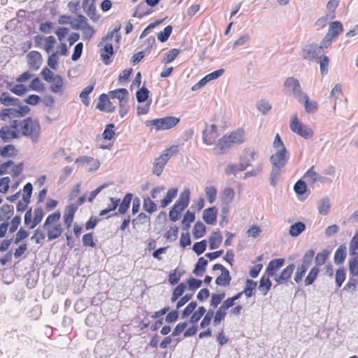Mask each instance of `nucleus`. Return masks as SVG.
<instances>
[{"mask_svg":"<svg viewBox=\"0 0 358 358\" xmlns=\"http://www.w3.org/2000/svg\"><path fill=\"white\" fill-rule=\"evenodd\" d=\"M306 229V224L302 222H296L290 226L289 234L292 237L299 236Z\"/></svg>","mask_w":358,"mask_h":358,"instance_id":"2f4dec72","label":"nucleus"},{"mask_svg":"<svg viewBox=\"0 0 358 358\" xmlns=\"http://www.w3.org/2000/svg\"><path fill=\"white\" fill-rule=\"evenodd\" d=\"M307 189L306 182L300 179L294 185V190L298 195H303Z\"/></svg>","mask_w":358,"mask_h":358,"instance_id":"052dcab7","label":"nucleus"},{"mask_svg":"<svg viewBox=\"0 0 358 358\" xmlns=\"http://www.w3.org/2000/svg\"><path fill=\"white\" fill-rule=\"evenodd\" d=\"M178 194V188L173 187L168 190L166 196L161 201V207L166 208L169 206L173 199H175Z\"/></svg>","mask_w":358,"mask_h":358,"instance_id":"7c9ffc66","label":"nucleus"},{"mask_svg":"<svg viewBox=\"0 0 358 358\" xmlns=\"http://www.w3.org/2000/svg\"><path fill=\"white\" fill-rule=\"evenodd\" d=\"M218 136L217 127L215 124H211L209 131L204 130L202 134L203 142L208 145H211L215 142Z\"/></svg>","mask_w":358,"mask_h":358,"instance_id":"f8f14e48","label":"nucleus"},{"mask_svg":"<svg viewBox=\"0 0 358 358\" xmlns=\"http://www.w3.org/2000/svg\"><path fill=\"white\" fill-rule=\"evenodd\" d=\"M80 30L82 31V38L84 41H90L95 34V29L93 27L87 24H85Z\"/></svg>","mask_w":358,"mask_h":358,"instance_id":"4c0bfd02","label":"nucleus"},{"mask_svg":"<svg viewBox=\"0 0 358 358\" xmlns=\"http://www.w3.org/2000/svg\"><path fill=\"white\" fill-rule=\"evenodd\" d=\"M222 241V236L220 231H215L209 238V248L215 250L217 248Z\"/></svg>","mask_w":358,"mask_h":358,"instance_id":"c756f323","label":"nucleus"},{"mask_svg":"<svg viewBox=\"0 0 358 358\" xmlns=\"http://www.w3.org/2000/svg\"><path fill=\"white\" fill-rule=\"evenodd\" d=\"M231 280V277L229 271V270H226L222 272L221 275L216 278L215 283L218 286L227 287L229 285Z\"/></svg>","mask_w":358,"mask_h":358,"instance_id":"c85d7f7f","label":"nucleus"},{"mask_svg":"<svg viewBox=\"0 0 358 358\" xmlns=\"http://www.w3.org/2000/svg\"><path fill=\"white\" fill-rule=\"evenodd\" d=\"M301 101L299 102L303 104L306 112L308 113H314L317 111L318 108L317 103L315 101H310L306 94L301 97Z\"/></svg>","mask_w":358,"mask_h":358,"instance_id":"412c9836","label":"nucleus"},{"mask_svg":"<svg viewBox=\"0 0 358 358\" xmlns=\"http://www.w3.org/2000/svg\"><path fill=\"white\" fill-rule=\"evenodd\" d=\"M110 96L112 99H117L120 103L128 99L129 92L125 88H119L110 92Z\"/></svg>","mask_w":358,"mask_h":358,"instance_id":"bb28decb","label":"nucleus"},{"mask_svg":"<svg viewBox=\"0 0 358 358\" xmlns=\"http://www.w3.org/2000/svg\"><path fill=\"white\" fill-rule=\"evenodd\" d=\"M52 84L50 86V90L52 93H58L62 94L63 93V86H64V79L59 75H56L55 78L52 80Z\"/></svg>","mask_w":358,"mask_h":358,"instance_id":"5701e85b","label":"nucleus"},{"mask_svg":"<svg viewBox=\"0 0 358 358\" xmlns=\"http://www.w3.org/2000/svg\"><path fill=\"white\" fill-rule=\"evenodd\" d=\"M29 69L34 71L38 70L42 64L43 57L38 51H31L27 55Z\"/></svg>","mask_w":358,"mask_h":358,"instance_id":"1a4fd4ad","label":"nucleus"},{"mask_svg":"<svg viewBox=\"0 0 358 358\" xmlns=\"http://www.w3.org/2000/svg\"><path fill=\"white\" fill-rule=\"evenodd\" d=\"M285 92L287 94L292 95L298 101H301V97L305 94L302 92L299 81L293 77L287 78L284 82Z\"/></svg>","mask_w":358,"mask_h":358,"instance_id":"20e7f679","label":"nucleus"},{"mask_svg":"<svg viewBox=\"0 0 358 358\" xmlns=\"http://www.w3.org/2000/svg\"><path fill=\"white\" fill-rule=\"evenodd\" d=\"M206 227L200 221H197L193 228L192 234L196 239L203 237L206 234Z\"/></svg>","mask_w":358,"mask_h":358,"instance_id":"58836bf2","label":"nucleus"},{"mask_svg":"<svg viewBox=\"0 0 358 358\" xmlns=\"http://www.w3.org/2000/svg\"><path fill=\"white\" fill-rule=\"evenodd\" d=\"M285 264V259L283 258H278L271 260L266 268V274L268 277H275V275H276L275 272L281 268Z\"/></svg>","mask_w":358,"mask_h":358,"instance_id":"4468645a","label":"nucleus"},{"mask_svg":"<svg viewBox=\"0 0 358 358\" xmlns=\"http://www.w3.org/2000/svg\"><path fill=\"white\" fill-rule=\"evenodd\" d=\"M303 178L309 185H313L318 180H322L324 178L315 171L314 166H312L304 174Z\"/></svg>","mask_w":358,"mask_h":358,"instance_id":"aec40b11","label":"nucleus"},{"mask_svg":"<svg viewBox=\"0 0 358 358\" xmlns=\"http://www.w3.org/2000/svg\"><path fill=\"white\" fill-rule=\"evenodd\" d=\"M349 250L350 255H357V251L358 250V231L355 233L350 242Z\"/></svg>","mask_w":358,"mask_h":358,"instance_id":"774afa93","label":"nucleus"},{"mask_svg":"<svg viewBox=\"0 0 358 358\" xmlns=\"http://www.w3.org/2000/svg\"><path fill=\"white\" fill-rule=\"evenodd\" d=\"M205 192L208 202L210 203H213L217 197V189L215 187L213 186L206 187Z\"/></svg>","mask_w":358,"mask_h":358,"instance_id":"338daca9","label":"nucleus"},{"mask_svg":"<svg viewBox=\"0 0 358 358\" xmlns=\"http://www.w3.org/2000/svg\"><path fill=\"white\" fill-rule=\"evenodd\" d=\"M258 157L257 151L253 148H248L244 151V155L241 157V159L245 164H248V167L251 165L252 162H255Z\"/></svg>","mask_w":358,"mask_h":358,"instance_id":"393cba45","label":"nucleus"},{"mask_svg":"<svg viewBox=\"0 0 358 358\" xmlns=\"http://www.w3.org/2000/svg\"><path fill=\"white\" fill-rule=\"evenodd\" d=\"M257 282L251 279H247L245 281V287L243 290V292L245 294L246 297H251L253 294V291L257 287Z\"/></svg>","mask_w":358,"mask_h":358,"instance_id":"49530a36","label":"nucleus"},{"mask_svg":"<svg viewBox=\"0 0 358 358\" xmlns=\"http://www.w3.org/2000/svg\"><path fill=\"white\" fill-rule=\"evenodd\" d=\"M76 163H80L83 164V166L87 165V164H90V162L93 163V168L94 169H98L100 165V163L99 160L94 159L92 157H88V156H83L80 157L76 159Z\"/></svg>","mask_w":358,"mask_h":358,"instance_id":"79ce46f5","label":"nucleus"},{"mask_svg":"<svg viewBox=\"0 0 358 358\" xmlns=\"http://www.w3.org/2000/svg\"><path fill=\"white\" fill-rule=\"evenodd\" d=\"M143 208L148 213H152L157 210V207L156 203L150 197H146L143 200Z\"/></svg>","mask_w":358,"mask_h":358,"instance_id":"6e6d98bb","label":"nucleus"},{"mask_svg":"<svg viewBox=\"0 0 358 358\" xmlns=\"http://www.w3.org/2000/svg\"><path fill=\"white\" fill-rule=\"evenodd\" d=\"M195 220V214L193 212L187 210L182 220V229L187 230L190 227V223L193 222Z\"/></svg>","mask_w":358,"mask_h":358,"instance_id":"09e8293b","label":"nucleus"},{"mask_svg":"<svg viewBox=\"0 0 358 358\" xmlns=\"http://www.w3.org/2000/svg\"><path fill=\"white\" fill-rule=\"evenodd\" d=\"M227 315V310L223 309L222 307H219L217 311L214 312L213 315V325L217 326L220 324V322L224 320L225 316Z\"/></svg>","mask_w":358,"mask_h":358,"instance_id":"3c124183","label":"nucleus"},{"mask_svg":"<svg viewBox=\"0 0 358 358\" xmlns=\"http://www.w3.org/2000/svg\"><path fill=\"white\" fill-rule=\"evenodd\" d=\"M282 169V168L272 166L269 177V182L271 186H276L280 176Z\"/></svg>","mask_w":358,"mask_h":358,"instance_id":"c03bdc74","label":"nucleus"},{"mask_svg":"<svg viewBox=\"0 0 358 358\" xmlns=\"http://www.w3.org/2000/svg\"><path fill=\"white\" fill-rule=\"evenodd\" d=\"M0 102L4 106H18L20 101L15 97H13L8 92H2L0 95Z\"/></svg>","mask_w":358,"mask_h":358,"instance_id":"b1692460","label":"nucleus"},{"mask_svg":"<svg viewBox=\"0 0 358 358\" xmlns=\"http://www.w3.org/2000/svg\"><path fill=\"white\" fill-rule=\"evenodd\" d=\"M308 269V267L301 264H298L294 278V281L297 284H299L302 280Z\"/></svg>","mask_w":358,"mask_h":358,"instance_id":"8fccbe9b","label":"nucleus"},{"mask_svg":"<svg viewBox=\"0 0 358 358\" xmlns=\"http://www.w3.org/2000/svg\"><path fill=\"white\" fill-rule=\"evenodd\" d=\"M301 52L303 59L313 61L320 57L321 48H318L316 43H308L303 47Z\"/></svg>","mask_w":358,"mask_h":358,"instance_id":"423d86ee","label":"nucleus"},{"mask_svg":"<svg viewBox=\"0 0 358 358\" xmlns=\"http://www.w3.org/2000/svg\"><path fill=\"white\" fill-rule=\"evenodd\" d=\"M63 229L61 224H57L52 229L48 231V238L49 241L57 238L62 234Z\"/></svg>","mask_w":358,"mask_h":358,"instance_id":"864d4df0","label":"nucleus"},{"mask_svg":"<svg viewBox=\"0 0 358 358\" xmlns=\"http://www.w3.org/2000/svg\"><path fill=\"white\" fill-rule=\"evenodd\" d=\"M44 215L43 210L41 207H38L34 210V217L32 220L30 229H34L42 220Z\"/></svg>","mask_w":358,"mask_h":358,"instance_id":"de8ad7c7","label":"nucleus"},{"mask_svg":"<svg viewBox=\"0 0 358 358\" xmlns=\"http://www.w3.org/2000/svg\"><path fill=\"white\" fill-rule=\"evenodd\" d=\"M330 208V200L328 197H325L320 200L317 203L318 212L321 215H327Z\"/></svg>","mask_w":358,"mask_h":358,"instance_id":"ea45409f","label":"nucleus"},{"mask_svg":"<svg viewBox=\"0 0 358 358\" xmlns=\"http://www.w3.org/2000/svg\"><path fill=\"white\" fill-rule=\"evenodd\" d=\"M343 31V24L339 21H334L330 23L329 30L326 36L334 40Z\"/></svg>","mask_w":358,"mask_h":358,"instance_id":"6ab92c4d","label":"nucleus"},{"mask_svg":"<svg viewBox=\"0 0 358 358\" xmlns=\"http://www.w3.org/2000/svg\"><path fill=\"white\" fill-rule=\"evenodd\" d=\"M329 255L330 252L328 250H324L322 252H318L315 258L314 266H317V268H320V266L326 263Z\"/></svg>","mask_w":358,"mask_h":358,"instance_id":"72a5a7b5","label":"nucleus"},{"mask_svg":"<svg viewBox=\"0 0 358 358\" xmlns=\"http://www.w3.org/2000/svg\"><path fill=\"white\" fill-rule=\"evenodd\" d=\"M320 272V268L317 266H313L308 273V275L305 278L304 284L306 286L311 285L317 278V276Z\"/></svg>","mask_w":358,"mask_h":358,"instance_id":"a19ab883","label":"nucleus"},{"mask_svg":"<svg viewBox=\"0 0 358 358\" xmlns=\"http://www.w3.org/2000/svg\"><path fill=\"white\" fill-rule=\"evenodd\" d=\"M349 271L350 275L356 277L358 275V257H355L349 260Z\"/></svg>","mask_w":358,"mask_h":358,"instance_id":"e2e57ef3","label":"nucleus"},{"mask_svg":"<svg viewBox=\"0 0 358 358\" xmlns=\"http://www.w3.org/2000/svg\"><path fill=\"white\" fill-rule=\"evenodd\" d=\"M10 127L22 136L30 138L34 143L39 141L41 125L36 119L28 117L22 120H14L10 122Z\"/></svg>","mask_w":358,"mask_h":358,"instance_id":"f257e3e1","label":"nucleus"},{"mask_svg":"<svg viewBox=\"0 0 358 358\" xmlns=\"http://www.w3.org/2000/svg\"><path fill=\"white\" fill-rule=\"evenodd\" d=\"M227 138L231 141V144L241 143L243 142V131L242 130H236L231 132L229 135H227Z\"/></svg>","mask_w":358,"mask_h":358,"instance_id":"37998d69","label":"nucleus"},{"mask_svg":"<svg viewBox=\"0 0 358 358\" xmlns=\"http://www.w3.org/2000/svg\"><path fill=\"white\" fill-rule=\"evenodd\" d=\"M76 210V206L73 204L69 205L64 215V220L67 228H69L73 221V217Z\"/></svg>","mask_w":358,"mask_h":358,"instance_id":"4be33fe9","label":"nucleus"},{"mask_svg":"<svg viewBox=\"0 0 358 358\" xmlns=\"http://www.w3.org/2000/svg\"><path fill=\"white\" fill-rule=\"evenodd\" d=\"M208 261L203 257L199 258L196 264H195L193 273L196 276H202V273L205 271Z\"/></svg>","mask_w":358,"mask_h":358,"instance_id":"c9c22d12","label":"nucleus"},{"mask_svg":"<svg viewBox=\"0 0 358 358\" xmlns=\"http://www.w3.org/2000/svg\"><path fill=\"white\" fill-rule=\"evenodd\" d=\"M217 209L213 206L206 208L203 212V220L207 224L213 225L217 220Z\"/></svg>","mask_w":358,"mask_h":358,"instance_id":"dca6fc26","label":"nucleus"},{"mask_svg":"<svg viewBox=\"0 0 358 358\" xmlns=\"http://www.w3.org/2000/svg\"><path fill=\"white\" fill-rule=\"evenodd\" d=\"M3 215H0V220H8L14 213V207L12 205L3 204L0 208Z\"/></svg>","mask_w":358,"mask_h":358,"instance_id":"f704fd0d","label":"nucleus"},{"mask_svg":"<svg viewBox=\"0 0 358 358\" xmlns=\"http://www.w3.org/2000/svg\"><path fill=\"white\" fill-rule=\"evenodd\" d=\"M289 159V155L286 148L282 150H278L275 153L273 154L270 157V162L272 166L283 168Z\"/></svg>","mask_w":358,"mask_h":358,"instance_id":"0eeeda50","label":"nucleus"},{"mask_svg":"<svg viewBox=\"0 0 358 358\" xmlns=\"http://www.w3.org/2000/svg\"><path fill=\"white\" fill-rule=\"evenodd\" d=\"M149 90L145 87H142L136 93V99L138 103L145 102L149 96Z\"/></svg>","mask_w":358,"mask_h":358,"instance_id":"0e129e2a","label":"nucleus"},{"mask_svg":"<svg viewBox=\"0 0 358 358\" xmlns=\"http://www.w3.org/2000/svg\"><path fill=\"white\" fill-rule=\"evenodd\" d=\"M235 193L232 188H225L222 195V200L225 204L230 203L234 197Z\"/></svg>","mask_w":358,"mask_h":358,"instance_id":"13d9d810","label":"nucleus"},{"mask_svg":"<svg viewBox=\"0 0 358 358\" xmlns=\"http://www.w3.org/2000/svg\"><path fill=\"white\" fill-rule=\"evenodd\" d=\"M18 137V132L16 130H12L10 125L2 127L0 129V138L5 143L10 142L12 139Z\"/></svg>","mask_w":358,"mask_h":358,"instance_id":"2eb2a0df","label":"nucleus"},{"mask_svg":"<svg viewBox=\"0 0 358 358\" xmlns=\"http://www.w3.org/2000/svg\"><path fill=\"white\" fill-rule=\"evenodd\" d=\"M206 310L205 307H203V306L199 307V308L196 311L192 313V315L189 320V322L191 324L196 323L201 318V317L206 313Z\"/></svg>","mask_w":358,"mask_h":358,"instance_id":"bf43d9fd","label":"nucleus"},{"mask_svg":"<svg viewBox=\"0 0 358 358\" xmlns=\"http://www.w3.org/2000/svg\"><path fill=\"white\" fill-rule=\"evenodd\" d=\"M189 200L190 191L189 189H185L180 194L178 199L176 201L172 208L181 213L188 206Z\"/></svg>","mask_w":358,"mask_h":358,"instance_id":"6e6552de","label":"nucleus"},{"mask_svg":"<svg viewBox=\"0 0 358 358\" xmlns=\"http://www.w3.org/2000/svg\"><path fill=\"white\" fill-rule=\"evenodd\" d=\"M8 90L13 92V94L17 95V96H22L24 95L27 92V89L23 84H16L12 86L11 84L8 85Z\"/></svg>","mask_w":358,"mask_h":358,"instance_id":"603ef678","label":"nucleus"},{"mask_svg":"<svg viewBox=\"0 0 358 358\" xmlns=\"http://www.w3.org/2000/svg\"><path fill=\"white\" fill-rule=\"evenodd\" d=\"M346 257V247L341 245L335 251L334 261L336 265L343 264Z\"/></svg>","mask_w":358,"mask_h":358,"instance_id":"cd10ccee","label":"nucleus"},{"mask_svg":"<svg viewBox=\"0 0 358 358\" xmlns=\"http://www.w3.org/2000/svg\"><path fill=\"white\" fill-rule=\"evenodd\" d=\"M294 268V264H289L279 274L275 275L274 280L279 285L286 283L291 278Z\"/></svg>","mask_w":358,"mask_h":358,"instance_id":"9b49d317","label":"nucleus"},{"mask_svg":"<svg viewBox=\"0 0 358 358\" xmlns=\"http://www.w3.org/2000/svg\"><path fill=\"white\" fill-rule=\"evenodd\" d=\"M114 55L113 46L110 43H106L103 48L100 49V56L106 65L111 64V57Z\"/></svg>","mask_w":358,"mask_h":358,"instance_id":"ddd939ff","label":"nucleus"},{"mask_svg":"<svg viewBox=\"0 0 358 358\" xmlns=\"http://www.w3.org/2000/svg\"><path fill=\"white\" fill-rule=\"evenodd\" d=\"M180 119L173 116H167L162 118H157L145 122L146 127H151L156 131L168 130L174 127L178 122Z\"/></svg>","mask_w":358,"mask_h":358,"instance_id":"7ed1b4c3","label":"nucleus"},{"mask_svg":"<svg viewBox=\"0 0 358 358\" xmlns=\"http://www.w3.org/2000/svg\"><path fill=\"white\" fill-rule=\"evenodd\" d=\"M185 288L186 286L183 282L178 285L173 291L171 301L174 302L178 300L184 293Z\"/></svg>","mask_w":358,"mask_h":358,"instance_id":"4d7b16f0","label":"nucleus"},{"mask_svg":"<svg viewBox=\"0 0 358 358\" xmlns=\"http://www.w3.org/2000/svg\"><path fill=\"white\" fill-rule=\"evenodd\" d=\"M231 146L232 144L231 141L227 138V135H224L218 141L214 150L217 155H223Z\"/></svg>","mask_w":358,"mask_h":358,"instance_id":"a211bd4d","label":"nucleus"},{"mask_svg":"<svg viewBox=\"0 0 358 358\" xmlns=\"http://www.w3.org/2000/svg\"><path fill=\"white\" fill-rule=\"evenodd\" d=\"M172 30H173L172 26H171V25L166 26L162 31H160L158 34V35H157L158 40L162 43L166 42L169 39V38L172 32Z\"/></svg>","mask_w":358,"mask_h":358,"instance_id":"680f3d73","label":"nucleus"},{"mask_svg":"<svg viewBox=\"0 0 358 358\" xmlns=\"http://www.w3.org/2000/svg\"><path fill=\"white\" fill-rule=\"evenodd\" d=\"M178 152V146L173 145L162 152L161 155L155 159L153 164V174L159 176L171 157Z\"/></svg>","mask_w":358,"mask_h":358,"instance_id":"f03ea898","label":"nucleus"},{"mask_svg":"<svg viewBox=\"0 0 358 358\" xmlns=\"http://www.w3.org/2000/svg\"><path fill=\"white\" fill-rule=\"evenodd\" d=\"M17 155V151L13 145H6L0 149L2 157H13Z\"/></svg>","mask_w":358,"mask_h":358,"instance_id":"e433bc0d","label":"nucleus"},{"mask_svg":"<svg viewBox=\"0 0 358 358\" xmlns=\"http://www.w3.org/2000/svg\"><path fill=\"white\" fill-rule=\"evenodd\" d=\"M180 50L176 48L171 49L166 54L162 62L164 64H169L172 62L179 55Z\"/></svg>","mask_w":358,"mask_h":358,"instance_id":"69168bd1","label":"nucleus"},{"mask_svg":"<svg viewBox=\"0 0 358 358\" xmlns=\"http://www.w3.org/2000/svg\"><path fill=\"white\" fill-rule=\"evenodd\" d=\"M346 271L344 267L338 268L335 273V282L338 287H341L345 280Z\"/></svg>","mask_w":358,"mask_h":358,"instance_id":"a18cd8bd","label":"nucleus"},{"mask_svg":"<svg viewBox=\"0 0 358 358\" xmlns=\"http://www.w3.org/2000/svg\"><path fill=\"white\" fill-rule=\"evenodd\" d=\"M289 127L292 132L305 139H309L313 136V131L308 125L300 122L296 115L292 118Z\"/></svg>","mask_w":358,"mask_h":358,"instance_id":"39448f33","label":"nucleus"},{"mask_svg":"<svg viewBox=\"0 0 358 358\" xmlns=\"http://www.w3.org/2000/svg\"><path fill=\"white\" fill-rule=\"evenodd\" d=\"M269 278L270 277H268V275L266 277V275H264L260 279L258 289L264 296H265L268 293L272 285L271 281L270 280Z\"/></svg>","mask_w":358,"mask_h":358,"instance_id":"473e14b6","label":"nucleus"},{"mask_svg":"<svg viewBox=\"0 0 358 358\" xmlns=\"http://www.w3.org/2000/svg\"><path fill=\"white\" fill-rule=\"evenodd\" d=\"M82 6L87 16L93 21H98L100 15L96 13V8L94 0H83Z\"/></svg>","mask_w":358,"mask_h":358,"instance_id":"9d476101","label":"nucleus"},{"mask_svg":"<svg viewBox=\"0 0 358 358\" xmlns=\"http://www.w3.org/2000/svg\"><path fill=\"white\" fill-rule=\"evenodd\" d=\"M95 86V80L91 81L90 85L85 87L80 94V98L83 103L88 107L90 105L89 94L93 91Z\"/></svg>","mask_w":358,"mask_h":358,"instance_id":"a878e982","label":"nucleus"},{"mask_svg":"<svg viewBox=\"0 0 358 358\" xmlns=\"http://www.w3.org/2000/svg\"><path fill=\"white\" fill-rule=\"evenodd\" d=\"M314 255H315L314 250L310 249V250H307L305 252V254L303 255L300 264L309 268L313 262Z\"/></svg>","mask_w":358,"mask_h":358,"instance_id":"5fc2aeb1","label":"nucleus"},{"mask_svg":"<svg viewBox=\"0 0 358 358\" xmlns=\"http://www.w3.org/2000/svg\"><path fill=\"white\" fill-rule=\"evenodd\" d=\"M133 198V194L131 193H127L124 196L122 201L119 204L118 208V213H115L114 214L109 215L107 218L111 217L113 216H117L118 213L120 214H124L129 209L131 200Z\"/></svg>","mask_w":358,"mask_h":358,"instance_id":"f3484780","label":"nucleus"}]
</instances>
